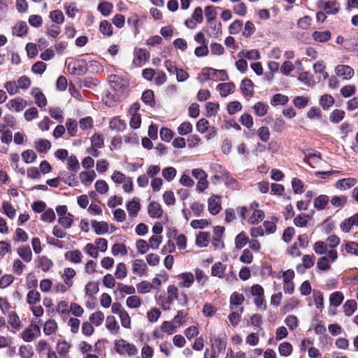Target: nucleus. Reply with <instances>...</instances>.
<instances>
[{"mask_svg": "<svg viewBox=\"0 0 358 358\" xmlns=\"http://www.w3.org/2000/svg\"><path fill=\"white\" fill-rule=\"evenodd\" d=\"M229 77L225 70H216L213 68H203L198 78L201 83H205L209 79L220 80L222 81L228 80Z\"/></svg>", "mask_w": 358, "mask_h": 358, "instance_id": "1", "label": "nucleus"}, {"mask_svg": "<svg viewBox=\"0 0 358 358\" xmlns=\"http://www.w3.org/2000/svg\"><path fill=\"white\" fill-rule=\"evenodd\" d=\"M115 348L116 351L120 355L134 356L138 352V349L134 344L128 343L124 339L116 341Z\"/></svg>", "mask_w": 358, "mask_h": 358, "instance_id": "2", "label": "nucleus"}, {"mask_svg": "<svg viewBox=\"0 0 358 358\" xmlns=\"http://www.w3.org/2000/svg\"><path fill=\"white\" fill-rule=\"evenodd\" d=\"M338 259V253L336 250H331L328 252L327 257H322L318 259L317 266L318 269L326 271L331 268V263Z\"/></svg>", "mask_w": 358, "mask_h": 358, "instance_id": "3", "label": "nucleus"}, {"mask_svg": "<svg viewBox=\"0 0 358 358\" xmlns=\"http://www.w3.org/2000/svg\"><path fill=\"white\" fill-rule=\"evenodd\" d=\"M210 343L213 348H215L217 349L218 352H221L224 350L226 348V340L227 336L222 332H218L216 334V331L210 330Z\"/></svg>", "mask_w": 358, "mask_h": 358, "instance_id": "4", "label": "nucleus"}, {"mask_svg": "<svg viewBox=\"0 0 358 358\" xmlns=\"http://www.w3.org/2000/svg\"><path fill=\"white\" fill-rule=\"evenodd\" d=\"M5 106L10 112L20 113L27 106V101L21 97H16L10 99Z\"/></svg>", "mask_w": 358, "mask_h": 358, "instance_id": "5", "label": "nucleus"}, {"mask_svg": "<svg viewBox=\"0 0 358 358\" xmlns=\"http://www.w3.org/2000/svg\"><path fill=\"white\" fill-rule=\"evenodd\" d=\"M210 171L213 173L211 180L214 185H217L229 173L222 165L217 163L211 164Z\"/></svg>", "mask_w": 358, "mask_h": 358, "instance_id": "6", "label": "nucleus"}, {"mask_svg": "<svg viewBox=\"0 0 358 358\" xmlns=\"http://www.w3.org/2000/svg\"><path fill=\"white\" fill-rule=\"evenodd\" d=\"M67 71L72 75H84L87 71L86 63L83 60L71 62L67 65Z\"/></svg>", "mask_w": 358, "mask_h": 358, "instance_id": "7", "label": "nucleus"}, {"mask_svg": "<svg viewBox=\"0 0 358 358\" xmlns=\"http://www.w3.org/2000/svg\"><path fill=\"white\" fill-rule=\"evenodd\" d=\"M148 52L143 48H135L134 50L133 64L136 67L142 66L149 58Z\"/></svg>", "mask_w": 358, "mask_h": 358, "instance_id": "8", "label": "nucleus"}, {"mask_svg": "<svg viewBox=\"0 0 358 358\" xmlns=\"http://www.w3.org/2000/svg\"><path fill=\"white\" fill-rule=\"evenodd\" d=\"M335 73L338 77L341 78L344 80H350L355 74L352 68L348 65L339 64L335 68Z\"/></svg>", "mask_w": 358, "mask_h": 358, "instance_id": "9", "label": "nucleus"}, {"mask_svg": "<svg viewBox=\"0 0 358 358\" xmlns=\"http://www.w3.org/2000/svg\"><path fill=\"white\" fill-rule=\"evenodd\" d=\"M41 335V330L37 325H30L22 334V337L25 342H31Z\"/></svg>", "mask_w": 358, "mask_h": 358, "instance_id": "10", "label": "nucleus"}, {"mask_svg": "<svg viewBox=\"0 0 358 358\" xmlns=\"http://www.w3.org/2000/svg\"><path fill=\"white\" fill-rule=\"evenodd\" d=\"M208 211L212 215H217L222 209L221 199L217 195L211 196L208 200Z\"/></svg>", "mask_w": 358, "mask_h": 358, "instance_id": "11", "label": "nucleus"}, {"mask_svg": "<svg viewBox=\"0 0 358 358\" xmlns=\"http://www.w3.org/2000/svg\"><path fill=\"white\" fill-rule=\"evenodd\" d=\"M132 272L138 275L143 276L147 273L148 266L143 259H136L132 262Z\"/></svg>", "mask_w": 358, "mask_h": 358, "instance_id": "12", "label": "nucleus"}, {"mask_svg": "<svg viewBox=\"0 0 358 358\" xmlns=\"http://www.w3.org/2000/svg\"><path fill=\"white\" fill-rule=\"evenodd\" d=\"M31 94L34 96L35 103L39 108H43L47 105V99L39 88H32Z\"/></svg>", "mask_w": 358, "mask_h": 358, "instance_id": "13", "label": "nucleus"}, {"mask_svg": "<svg viewBox=\"0 0 358 358\" xmlns=\"http://www.w3.org/2000/svg\"><path fill=\"white\" fill-rule=\"evenodd\" d=\"M264 213L262 210H252L251 213H247V216L241 217L249 224H255L263 220Z\"/></svg>", "mask_w": 358, "mask_h": 358, "instance_id": "14", "label": "nucleus"}, {"mask_svg": "<svg viewBox=\"0 0 358 358\" xmlns=\"http://www.w3.org/2000/svg\"><path fill=\"white\" fill-rule=\"evenodd\" d=\"M126 208L129 213V216L131 218H134L137 217L138 213L141 210V204L136 199H133L127 203Z\"/></svg>", "mask_w": 358, "mask_h": 358, "instance_id": "15", "label": "nucleus"}, {"mask_svg": "<svg viewBox=\"0 0 358 358\" xmlns=\"http://www.w3.org/2000/svg\"><path fill=\"white\" fill-rule=\"evenodd\" d=\"M37 267L44 272L49 271L53 266L52 261L46 256H40L36 260Z\"/></svg>", "mask_w": 358, "mask_h": 358, "instance_id": "16", "label": "nucleus"}, {"mask_svg": "<svg viewBox=\"0 0 358 358\" xmlns=\"http://www.w3.org/2000/svg\"><path fill=\"white\" fill-rule=\"evenodd\" d=\"M178 278L182 280V281L178 284L180 287L189 288L194 282V275L189 272L182 273L178 275Z\"/></svg>", "mask_w": 358, "mask_h": 358, "instance_id": "17", "label": "nucleus"}, {"mask_svg": "<svg viewBox=\"0 0 358 358\" xmlns=\"http://www.w3.org/2000/svg\"><path fill=\"white\" fill-rule=\"evenodd\" d=\"M92 227L98 235H103L108 232V224L104 221H92Z\"/></svg>", "mask_w": 358, "mask_h": 358, "instance_id": "18", "label": "nucleus"}, {"mask_svg": "<svg viewBox=\"0 0 358 358\" xmlns=\"http://www.w3.org/2000/svg\"><path fill=\"white\" fill-rule=\"evenodd\" d=\"M64 257L71 263L80 264L83 259V254L78 250H70L64 254Z\"/></svg>", "mask_w": 358, "mask_h": 358, "instance_id": "19", "label": "nucleus"}, {"mask_svg": "<svg viewBox=\"0 0 358 358\" xmlns=\"http://www.w3.org/2000/svg\"><path fill=\"white\" fill-rule=\"evenodd\" d=\"M321 7L329 14H336L339 10V4L337 1H321Z\"/></svg>", "mask_w": 358, "mask_h": 358, "instance_id": "20", "label": "nucleus"}, {"mask_svg": "<svg viewBox=\"0 0 358 358\" xmlns=\"http://www.w3.org/2000/svg\"><path fill=\"white\" fill-rule=\"evenodd\" d=\"M17 253L25 262H29L32 259V252L29 245H22L17 249Z\"/></svg>", "mask_w": 358, "mask_h": 358, "instance_id": "21", "label": "nucleus"}, {"mask_svg": "<svg viewBox=\"0 0 358 358\" xmlns=\"http://www.w3.org/2000/svg\"><path fill=\"white\" fill-rule=\"evenodd\" d=\"M234 89L235 85L232 83H224L217 85V90L223 97L232 94L234 92Z\"/></svg>", "mask_w": 358, "mask_h": 358, "instance_id": "22", "label": "nucleus"}, {"mask_svg": "<svg viewBox=\"0 0 358 358\" xmlns=\"http://www.w3.org/2000/svg\"><path fill=\"white\" fill-rule=\"evenodd\" d=\"M76 272L72 268H65L61 274L62 278L66 284L70 286L73 285V278L76 276Z\"/></svg>", "mask_w": 358, "mask_h": 358, "instance_id": "23", "label": "nucleus"}, {"mask_svg": "<svg viewBox=\"0 0 358 358\" xmlns=\"http://www.w3.org/2000/svg\"><path fill=\"white\" fill-rule=\"evenodd\" d=\"M148 214L152 218H159L163 214L161 205L155 201L151 202L148 206Z\"/></svg>", "mask_w": 358, "mask_h": 358, "instance_id": "24", "label": "nucleus"}, {"mask_svg": "<svg viewBox=\"0 0 358 358\" xmlns=\"http://www.w3.org/2000/svg\"><path fill=\"white\" fill-rule=\"evenodd\" d=\"M96 177V174L94 171H83L79 175L80 182L86 187L90 186Z\"/></svg>", "mask_w": 358, "mask_h": 358, "instance_id": "25", "label": "nucleus"}, {"mask_svg": "<svg viewBox=\"0 0 358 358\" xmlns=\"http://www.w3.org/2000/svg\"><path fill=\"white\" fill-rule=\"evenodd\" d=\"M119 292L122 297L125 295H133L136 292V289L132 285H127L122 283H118L115 293Z\"/></svg>", "mask_w": 358, "mask_h": 358, "instance_id": "26", "label": "nucleus"}, {"mask_svg": "<svg viewBox=\"0 0 358 358\" xmlns=\"http://www.w3.org/2000/svg\"><path fill=\"white\" fill-rule=\"evenodd\" d=\"M106 327L112 334H117L120 326L113 316H108L106 320Z\"/></svg>", "mask_w": 358, "mask_h": 358, "instance_id": "27", "label": "nucleus"}, {"mask_svg": "<svg viewBox=\"0 0 358 358\" xmlns=\"http://www.w3.org/2000/svg\"><path fill=\"white\" fill-rule=\"evenodd\" d=\"M357 183V180L353 178H348L339 180L336 183V187L341 190L351 188Z\"/></svg>", "mask_w": 358, "mask_h": 358, "instance_id": "28", "label": "nucleus"}, {"mask_svg": "<svg viewBox=\"0 0 358 358\" xmlns=\"http://www.w3.org/2000/svg\"><path fill=\"white\" fill-rule=\"evenodd\" d=\"M109 124L110 129L116 132L124 131L127 127L125 122L121 120L119 117H114L112 118Z\"/></svg>", "mask_w": 358, "mask_h": 358, "instance_id": "29", "label": "nucleus"}, {"mask_svg": "<svg viewBox=\"0 0 358 358\" xmlns=\"http://www.w3.org/2000/svg\"><path fill=\"white\" fill-rule=\"evenodd\" d=\"M278 351L280 356L287 357L292 355L293 346L290 343L285 341L279 345Z\"/></svg>", "mask_w": 358, "mask_h": 358, "instance_id": "30", "label": "nucleus"}, {"mask_svg": "<svg viewBox=\"0 0 358 358\" xmlns=\"http://www.w3.org/2000/svg\"><path fill=\"white\" fill-rule=\"evenodd\" d=\"M50 148L51 143L47 139H38L34 142V148L38 152H47Z\"/></svg>", "mask_w": 358, "mask_h": 358, "instance_id": "31", "label": "nucleus"}, {"mask_svg": "<svg viewBox=\"0 0 358 358\" xmlns=\"http://www.w3.org/2000/svg\"><path fill=\"white\" fill-rule=\"evenodd\" d=\"M178 298V289L173 285H169L167 287V298L166 303L168 305L173 303Z\"/></svg>", "mask_w": 358, "mask_h": 358, "instance_id": "32", "label": "nucleus"}, {"mask_svg": "<svg viewBox=\"0 0 358 358\" xmlns=\"http://www.w3.org/2000/svg\"><path fill=\"white\" fill-rule=\"evenodd\" d=\"M178 327L175 322L171 320L163 322L160 328L163 333L171 335L177 331Z\"/></svg>", "mask_w": 358, "mask_h": 358, "instance_id": "33", "label": "nucleus"}, {"mask_svg": "<svg viewBox=\"0 0 358 358\" xmlns=\"http://www.w3.org/2000/svg\"><path fill=\"white\" fill-rule=\"evenodd\" d=\"M331 34L329 31H315L312 34L313 38L320 43H324L331 38Z\"/></svg>", "mask_w": 358, "mask_h": 358, "instance_id": "34", "label": "nucleus"}, {"mask_svg": "<svg viewBox=\"0 0 358 358\" xmlns=\"http://www.w3.org/2000/svg\"><path fill=\"white\" fill-rule=\"evenodd\" d=\"M57 329V323L54 320H48L44 324L43 332L47 336L52 335Z\"/></svg>", "mask_w": 358, "mask_h": 358, "instance_id": "35", "label": "nucleus"}, {"mask_svg": "<svg viewBox=\"0 0 358 358\" xmlns=\"http://www.w3.org/2000/svg\"><path fill=\"white\" fill-rule=\"evenodd\" d=\"M210 242V234L208 232H199L196 238V244L200 248L206 247Z\"/></svg>", "mask_w": 358, "mask_h": 358, "instance_id": "36", "label": "nucleus"}, {"mask_svg": "<svg viewBox=\"0 0 358 358\" xmlns=\"http://www.w3.org/2000/svg\"><path fill=\"white\" fill-rule=\"evenodd\" d=\"M152 289H154V285L147 280L141 281L136 285V291L141 294L149 293Z\"/></svg>", "mask_w": 358, "mask_h": 358, "instance_id": "37", "label": "nucleus"}, {"mask_svg": "<svg viewBox=\"0 0 358 358\" xmlns=\"http://www.w3.org/2000/svg\"><path fill=\"white\" fill-rule=\"evenodd\" d=\"M28 30L27 25L25 22L21 21L15 24L13 28V34L17 36H22L27 34Z\"/></svg>", "mask_w": 358, "mask_h": 358, "instance_id": "38", "label": "nucleus"}, {"mask_svg": "<svg viewBox=\"0 0 358 358\" xmlns=\"http://www.w3.org/2000/svg\"><path fill=\"white\" fill-rule=\"evenodd\" d=\"M305 161L312 167L314 164H317L321 161V156L319 152H308L305 155Z\"/></svg>", "mask_w": 358, "mask_h": 358, "instance_id": "39", "label": "nucleus"}, {"mask_svg": "<svg viewBox=\"0 0 358 358\" xmlns=\"http://www.w3.org/2000/svg\"><path fill=\"white\" fill-rule=\"evenodd\" d=\"M245 300V297L242 294L234 292L230 296V308L234 310V306L241 305Z\"/></svg>", "mask_w": 358, "mask_h": 358, "instance_id": "40", "label": "nucleus"}, {"mask_svg": "<svg viewBox=\"0 0 358 358\" xmlns=\"http://www.w3.org/2000/svg\"><path fill=\"white\" fill-rule=\"evenodd\" d=\"M319 103L324 110H327L334 105V99L331 95L326 94L320 97Z\"/></svg>", "mask_w": 358, "mask_h": 358, "instance_id": "41", "label": "nucleus"}, {"mask_svg": "<svg viewBox=\"0 0 358 358\" xmlns=\"http://www.w3.org/2000/svg\"><path fill=\"white\" fill-rule=\"evenodd\" d=\"M241 89L243 92V94L245 96H252L253 93V83L248 78H245L242 80L241 85Z\"/></svg>", "mask_w": 358, "mask_h": 358, "instance_id": "42", "label": "nucleus"}, {"mask_svg": "<svg viewBox=\"0 0 358 358\" xmlns=\"http://www.w3.org/2000/svg\"><path fill=\"white\" fill-rule=\"evenodd\" d=\"M105 319L103 312L98 310L93 313L90 317V322L96 327L100 326Z\"/></svg>", "mask_w": 358, "mask_h": 358, "instance_id": "43", "label": "nucleus"}, {"mask_svg": "<svg viewBox=\"0 0 358 358\" xmlns=\"http://www.w3.org/2000/svg\"><path fill=\"white\" fill-rule=\"evenodd\" d=\"M141 304V299L137 295L129 296L126 300V305L129 308H138Z\"/></svg>", "mask_w": 358, "mask_h": 358, "instance_id": "44", "label": "nucleus"}, {"mask_svg": "<svg viewBox=\"0 0 358 358\" xmlns=\"http://www.w3.org/2000/svg\"><path fill=\"white\" fill-rule=\"evenodd\" d=\"M71 347V345L69 342L62 341L57 343L56 350L60 356L64 357L69 353Z\"/></svg>", "mask_w": 358, "mask_h": 358, "instance_id": "45", "label": "nucleus"}, {"mask_svg": "<svg viewBox=\"0 0 358 358\" xmlns=\"http://www.w3.org/2000/svg\"><path fill=\"white\" fill-rule=\"evenodd\" d=\"M289 101L288 96L282 94H275L271 99L270 103L273 106L285 105Z\"/></svg>", "mask_w": 358, "mask_h": 358, "instance_id": "46", "label": "nucleus"}, {"mask_svg": "<svg viewBox=\"0 0 358 358\" xmlns=\"http://www.w3.org/2000/svg\"><path fill=\"white\" fill-rule=\"evenodd\" d=\"M50 18L55 23L54 24L60 25L64 21V15L62 10H55L50 13Z\"/></svg>", "mask_w": 358, "mask_h": 358, "instance_id": "47", "label": "nucleus"}, {"mask_svg": "<svg viewBox=\"0 0 358 358\" xmlns=\"http://www.w3.org/2000/svg\"><path fill=\"white\" fill-rule=\"evenodd\" d=\"M329 201V197L327 195H320L314 201V207L317 210H323L328 204Z\"/></svg>", "mask_w": 358, "mask_h": 358, "instance_id": "48", "label": "nucleus"}, {"mask_svg": "<svg viewBox=\"0 0 358 358\" xmlns=\"http://www.w3.org/2000/svg\"><path fill=\"white\" fill-rule=\"evenodd\" d=\"M357 307V302L355 300H348L343 305V311L346 316H351Z\"/></svg>", "mask_w": 358, "mask_h": 358, "instance_id": "49", "label": "nucleus"}, {"mask_svg": "<svg viewBox=\"0 0 358 358\" xmlns=\"http://www.w3.org/2000/svg\"><path fill=\"white\" fill-rule=\"evenodd\" d=\"M248 242V236L244 232H241L235 238V247L236 249L240 250L245 247Z\"/></svg>", "mask_w": 358, "mask_h": 358, "instance_id": "50", "label": "nucleus"}, {"mask_svg": "<svg viewBox=\"0 0 358 358\" xmlns=\"http://www.w3.org/2000/svg\"><path fill=\"white\" fill-rule=\"evenodd\" d=\"M278 222V218L275 217H272L271 220H268L264 222L263 225L265 228L266 232L267 234H273L276 231V222Z\"/></svg>", "mask_w": 358, "mask_h": 358, "instance_id": "51", "label": "nucleus"}, {"mask_svg": "<svg viewBox=\"0 0 358 358\" xmlns=\"http://www.w3.org/2000/svg\"><path fill=\"white\" fill-rule=\"evenodd\" d=\"M41 300L40 293L34 289L30 290L27 295V302L31 306L38 303Z\"/></svg>", "mask_w": 358, "mask_h": 358, "instance_id": "52", "label": "nucleus"}, {"mask_svg": "<svg viewBox=\"0 0 358 358\" xmlns=\"http://www.w3.org/2000/svg\"><path fill=\"white\" fill-rule=\"evenodd\" d=\"M344 299L342 292H335L330 295L329 301L331 306L338 307L339 306Z\"/></svg>", "mask_w": 358, "mask_h": 358, "instance_id": "53", "label": "nucleus"}, {"mask_svg": "<svg viewBox=\"0 0 358 358\" xmlns=\"http://www.w3.org/2000/svg\"><path fill=\"white\" fill-rule=\"evenodd\" d=\"M268 106L261 101L256 103L253 106L255 114L259 117L265 115L268 111Z\"/></svg>", "mask_w": 358, "mask_h": 358, "instance_id": "54", "label": "nucleus"}, {"mask_svg": "<svg viewBox=\"0 0 358 358\" xmlns=\"http://www.w3.org/2000/svg\"><path fill=\"white\" fill-rule=\"evenodd\" d=\"M3 87L10 95L17 94L20 92L17 82L15 80L6 82Z\"/></svg>", "mask_w": 358, "mask_h": 358, "instance_id": "55", "label": "nucleus"}, {"mask_svg": "<svg viewBox=\"0 0 358 358\" xmlns=\"http://www.w3.org/2000/svg\"><path fill=\"white\" fill-rule=\"evenodd\" d=\"M2 210L4 214H6L10 219H13L16 215V210L8 201H3L2 203Z\"/></svg>", "mask_w": 358, "mask_h": 358, "instance_id": "56", "label": "nucleus"}, {"mask_svg": "<svg viewBox=\"0 0 358 358\" xmlns=\"http://www.w3.org/2000/svg\"><path fill=\"white\" fill-rule=\"evenodd\" d=\"M207 22H213L217 17V11L214 6H207L204 9Z\"/></svg>", "mask_w": 358, "mask_h": 358, "instance_id": "57", "label": "nucleus"}, {"mask_svg": "<svg viewBox=\"0 0 358 358\" xmlns=\"http://www.w3.org/2000/svg\"><path fill=\"white\" fill-rule=\"evenodd\" d=\"M225 269V265L222 264L221 262H217L212 266L211 274L213 276L222 278Z\"/></svg>", "mask_w": 358, "mask_h": 358, "instance_id": "58", "label": "nucleus"}, {"mask_svg": "<svg viewBox=\"0 0 358 358\" xmlns=\"http://www.w3.org/2000/svg\"><path fill=\"white\" fill-rule=\"evenodd\" d=\"M310 217H311L309 215L300 214L294 218V223L298 227H304L307 225Z\"/></svg>", "mask_w": 358, "mask_h": 358, "instance_id": "59", "label": "nucleus"}, {"mask_svg": "<svg viewBox=\"0 0 358 358\" xmlns=\"http://www.w3.org/2000/svg\"><path fill=\"white\" fill-rule=\"evenodd\" d=\"M127 275V269L125 264L119 263L117 264L115 269V276L116 278L122 280Z\"/></svg>", "mask_w": 358, "mask_h": 358, "instance_id": "60", "label": "nucleus"}, {"mask_svg": "<svg viewBox=\"0 0 358 358\" xmlns=\"http://www.w3.org/2000/svg\"><path fill=\"white\" fill-rule=\"evenodd\" d=\"M187 316V312L183 310L178 311L177 315L172 320L175 324L179 327L183 325L186 322V317Z\"/></svg>", "mask_w": 358, "mask_h": 358, "instance_id": "61", "label": "nucleus"}, {"mask_svg": "<svg viewBox=\"0 0 358 358\" xmlns=\"http://www.w3.org/2000/svg\"><path fill=\"white\" fill-rule=\"evenodd\" d=\"M113 8V6L111 3L108 1H103L98 6V10L101 13V14L104 16L109 15Z\"/></svg>", "mask_w": 358, "mask_h": 358, "instance_id": "62", "label": "nucleus"}, {"mask_svg": "<svg viewBox=\"0 0 358 358\" xmlns=\"http://www.w3.org/2000/svg\"><path fill=\"white\" fill-rule=\"evenodd\" d=\"M85 291L86 295L92 296L99 292V285L96 282L90 281L86 284Z\"/></svg>", "mask_w": 358, "mask_h": 358, "instance_id": "63", "label": "nucleus"}, {"mask_svg": "<svg viewBox=\"0 0 358 358\" xmlns=\"http://www.w3.org/2000/svg\"><path fill=\"white\" fill-rule=\"evenodd\" d=\"M344 247L348 254L358 256V243L348 241L344 244Z\"/></svg>", "mask_w": 358, "mask_h": 358, "instance_id": "64", "label": "nucleus"}]
</instances>
